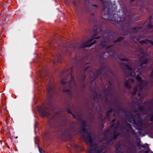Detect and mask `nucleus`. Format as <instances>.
I'll use <instances>...</instances> for the list:
<instances>
[{
  "instance_id": "412c9836",
  "label": "nucleus",
  "mask_w": 153,
  "mask_h": 153,
  "mask_svg": "<svg viewBox=\"0 0 153 153\" xmlns=\"http://www.w3.org/2000/svg\"><path fill=\"white\" fill-rule=\"evenodd\" d=\"M106 51H104L103 52H101L99 54V60H103L104 58V56L105 54L106 53Z\"/></svg>"
},
{
  "instance_id": "6e6552de",
  "label": "nucleus",
  "mask_w": 153,
  "mask_h": 153,
  "mask_svg": "<svg viewBox=\"0 0 153 153\" xmlns=\"http://www.w3.org/2000/svg\"><path fill=\"white\" fill-rule=\"evenodd\" d=\"M92 95L93 97V100L94 102L92 103L91 106L92 108H94V103L96 102L97 104L98 103L99 100L101 96V95L100 94H97L95 89L93 90Z\"/></svg>"
},
{
  "instance_id": "2f4dec72",
  "label": "nucleus",
  "mask_w": 153,
  "mask_h": 153,
  "mask_svg": "<svg viewBox=\"0 0 153 153\" xmlns=\"http://www.w3.org/2000/svg\"><path fill=\"white\" fill-rule=\"evenodd\" d=\"M103 91L104 92L106 93L105 96H106V97H107L109 93V91L108 90V89H107L106 88H105L103 90Z\"/></svg>"
},
{
  "instance_id": "9d476101",
  "label": "nucleus",
  "mask_w": 153,
  "mask_h": 153,
  "mask_svg": "<svg viewBox=\"0 0 153 153\" xmlns=\"http://www.w3.org/2000/svg\"><path fill=\"white\" fill-rule=\"evenodd\" d=\"M46 89L48 95L50 97H51L55 92L54 86L50 82L47 86Z\"/></svg>"
},
{
  "instance_id": "a878e982",
  "label": "nucleus",
  "mask_w": 153,
  "mask_h": 153,
  "mask_svg": "<svg viewBox=\"0 0 153 153\" xmlns=\"http://www.w3.org/2000/svg\"><path fill=\"white\" fill-rule=\"evenodd\" d=\"M148 60L147 58H146L144 60L141 61L140 62V66H142L143 65H146L147 64Z\"/></svg>"
},
{
  "instance_id": "603ef678",
  "label": "nucleus",
  "mask_w": 153,
  "mask_h": 153,
  "mask_svg": "<svg viewBox=\"0 0 153 153\" xmlns=\"http://www.w3.org/2000/svg\"><path fill=\"white\" fill-rule=\"evenodd\" d=\"M148 41L153 46V41H151L149 40H148Z\"/></svg>"
},
{
  "instance_id": "aec40b11",
  "label": "nucleus",
  "mask_w": 153,
  "mask_h": 153,
  "mask_svg": "<svg viewBox=\"0 0 153 153\" xmlns=\"http://www.w3.org/2000/svg\"><path fill=\"white\" fill-rule=\"evenodd\" d=\"M85 78H86V76L85 74L83 75L82 76V77L81 78L82 82L83 84L82 85V87L83 88H84L85 87Z\"/></svg>"
},
{
  "instance_id": "4be33fe9",
  "label": "nucleus",
  "mask_w": 153,
  "mask_h": 153,
  "mask_svg": "<svg viewBox=\"0 0 153 153\" xmlns=\"http://www.w3.org/2000/svg\"><path fill=\"white\" fill-rule=\"evenodd\" d=\"M124 85L126 88L128 89H129L131 88V87L130 85L129 82L128 80L126 81L125 82Z\"/></svg>"
},
{
  "instance_id": "dca6fc26",
  "label": "nucleus",
  "mask_w": 153,
  "mask_h": 153,
  "mask_svg": "<svg viewBox=\"0 0 153 153\" xmlns=\"http://www.w3.org/2000/svg\"><path fill=\"white\" fill-rule=\"evenodd\" d=\"M104 149V147L103 146L101 147H99L98 146L97 148L95 149H94V148H93V152L94 151H95L97 153H101L102 152Z\"/></svg>"
},
{
  "instance_id": "1a4fd4ad",
  "label": "nucleus",
  "mask_w": 153,
  "mask_h": 153,
  "mask_svg": "<svg viewBox=\"0 0 153 153\" xmlns=\"http://www.w3.org/2000/svg\"><path fill=\"white\" fill-rule=\"evenodd\" d=\"M109 106L108 108V111H106V116L105 117H104L103 118H102V116L101 114H100V117L101 119V121H104L106 118H108L109 119L110 118V114L112 113V112H114V111L113 110V108L112 107V105L111 103L109 104Z\"/></svg>"
},
{
  "instance_id": "58836bf2",
  "label": "nucleus",
  "mask_w": 153,
  "mask_h": 153,
  "mask_svg": "<svg viewBox=\"0 0 153 153\" xmlns=\"http://www.w3.org/2000/svg\"><path fill=\"white\" fill-rule=\"evenodd\" d=\"M73 117V118L77 120H79V119H80V118L79 116H77L76 117L72 113V114H71Z\"/></svg>"
},
{
  "instance_id": "7c9ffc66",
  "label": "nucleus",
  "mask_w": 153,
  "mask_h": 153,
  "mask_svg": "<svg viewBox=\"0 0 153 153\" xmlns=\"http://www.w3.org/2000/svg\"><path fill=\"white\" fill-rule=\"evenodd\" d=\"M144 104H152V106H153V99L149 101H144Z\"/></svg>"
},
{
  "instance_id": "de8ad7c7",
  "label": "nucleus",
  "mask_w": 153,
  "mask_h": 153,
  "mask_svg": "<svg viewBox=\"0 0 153 153\" xmlns=\"http://www.w3.org/2000/svg\"><path fill=\"white\" fill-rule=\"evenodd\" d=\"M147 109L148 111H152V108L151 107H149L147 108Z\"/></svg>"
},
{
  "instance_id": "0e129e2a",
  "label": "nucleus",
  "mask_w": 153,
  "mask_h": 153,
  "mask_svg": "<svg viewBox=\"0 0 153 153\" xmlns=\"http://www.w3.org/2000/svg\"><path fill=\"white\" fill-rule=\"evenodd\" d=\"M139 96H140V94H139Z\"/></svg>"
},
{
  "instance_id": "39448f33",
  "label": "nucleus",
  "mask_w": 153,
  "mask_h": 153,
  "mask_svg": "<svg viewBox=\"0 0 153 153\" xmlns=\"http://www.w3.org/2000/svg\"><path fill=\"white\" fill-rule=\"evenodd\" d=\"M126 116L128 117L129 122L132 123L133 121V123L136 126L137 130H140L142 128L143 123L141 118L139 117L135 118L131 113L129 114H126Z\"/></svg>"
},
{
  "instance_id": "4468645a",
  "label": "nucleus",
  "mask_w": 153,
  "mask_h": 153,
  "mask_svg": "<svg viewBox=\"0 0 153 153\" xmlns=\"http://www.w3.org/2000/svg\"><path fill=\"white\" fill-rule=\"evenodd\" d=\"M38 111L41 113L42 115L44 117L46 116L47 117H48V116L50 115V113L48 112H46L45 109L42 108L39 109Z\"/></svg>"
},
{
  "instance_id": "4d7b16f0",
  "label": "nucleus",
  "mask_w": 153,
  "mask_h": 153,
  "mask_svg": "<svg viewBox=\"0 0 153 153\" xmlns=\"http://www.w3.org/2000/svg\"><path fill=\"white\" fill-rule=\"evenodd\" d=\"M131 81L132 82H134V80L133 79H131Z\"/></svg>"
},
{
  "instance_id": "c9c22d12",
  "label": "nucleus",
  "mask_w": 153,
  "mask_h": 153,
  "mask_svg": "<svg viewBox=\"0 0 153 153\" xmlns=\"http://www.w3.org/2000/svg\"><path fill=\"white\" fill-rule=\"evenodd\" d=\"M151 20L149 21L147 24V27L149 28H152L153 26L151 25Z\"/></svg>"
},
{
  "instance_id": "b1692460",
  "label": "nucleus",
  "mask_w": 153,
  "mask_h": 153,
  "mask_svg": "<svg viewBox=\"0 0 153 153\" xmlns=\"http://www.w3.org/2000/svg\"><path fill=\"white\" fill-rule=\"evenodd\" d=\"M140 28L139 27H134L131 29V32H132L133 33L135 34L138 31V30L140 29Z\"/></svg>"
},
{
  "instance_id": "7ed1b4c3",
  "label": "nucleus",
  "mask_w": 153,
  "mask_h": 153,
  "mask_svg": "<svg viewBox=\"0 0 153 153\" xmlns=\"http://www.w3.org/2000/svg\"><path fill=\"white\" fill-rule=\"evenodd\" d=\"M73 72V69L71 68L70 69L63 70L60 75V76L62 78L60 82L62 85H65L63 91L70 95H72V93L69 88L76 86L74 78L72 75Z\"/></svg>"
},
{
  "instance_id": "5701e85b",
  "label": "nucleus",
  "mask_w": 153,
  "mask_h": 153,
  "mask_svg": "<svg viewBox=\"0 0 153 153\" xmlns=\"http://www.w3.org/2000/svg\"><path fill=\"white\" fill-rule=\"evenodd\" d=\"M56 57L58 62L61 63L62 62V55L60 54H59L58 55H56Z\"/></svg>"
},
{
  "instance_id": "cd10ccee",
  "label": "nucleus",
  "mask_w": 153,
  "mask_h": 153,
  "mask_svg": "<svg viewBox=\"0 0 153 153\" xmlns=\"http://www.w3.org/2000/svg\"><path fill=\"white\" fill-rule=\"evenodd\" d=\"M67 107L68 108L66 109V111L67 113H68L70 114H72V113L71 111V110H70V105L68 104H67Z\"/></svg>"
},
{
  "instance_id": "f257e3e1",
  "label": "nucleus",
  "mask_w": 153,
  "mask_h": 153,
  "mask_svg": "<svg viewBox=\"0 0 153 153\" xmlns=\"http://www.w3.org/2000/svg\"><path fill=\"white\" fill-rule=\"evenodd\" d=\"M91 22L94 24L95 23L92 30L93 35L91 39L82 44L80 46V48H84L90 47L97 43L96 41L94 40L89 43L92 40L94 39L101 38V42L100 45V47L101 49L104 48L106 50H108L107 51L108 53L115 59H119L123 61H128L129 59L126 58H120L116 53L112 52L113 50V47L114 45V44L108 46L106 44L108 41L112 40L115 38V33H114L110 32L108 29L105 27L106 26L105 24L102 20L97 21L96 19H94V20L91 21Z\"/></svg>"
},
{
  "instance_id": "4c0bfd02",
  "label": "nucleus",
  "mask_w": 153,
  "mask_h": 153,
  "mask_svg": "<svg viewBox=\"0 0 153 153\" xmlns=\"http://www.w3.org/2000/svg\"><path fill=\"white\" fill-rule=\"evenodd\" d=\"M108 89L109 91H111L113 90V86H108Z\"/></svg>"
},
{
  "instance_id": "ddd939ff",
  "label": "nucleus",
  "mask_w": 153,
  "mask_h": 153,
  "mask_svg": "<svg viewBox=\"0 0 153 153\" xmlns=\"http://www.w3.org/2000/svg\"><path fill=\"white\" fill-rule=\"evenodd\" d=\"M74 128L72 126H70L67 129H65V130L64 132L63 133V135H66L68 134L72 133L74 131Z\"/></svg>"
},
{
  "instance_id": "0eeeda50",
  "label": "nucleus",
  "mask_w": 153,
  "mask_h": 153,
  "mask_svg": "<svg viewBox=\"0 0 153 153\" xmlns=\"http://www.w3.org/2000/svg\"><path fill=\"white\" fill-rule=\"evenodd\" d=\"M116 125L117 126H119L121 128L126 130L128 132L130 131V130H131L133 133H135L134 131L133 130L131 125L129 123H126L125 124H120L119 121H118Z\"/></svg>"
},
{
  "instance_id": "393cba45",
  "label": "nucleus",
  "mask_w": 153,
  "mask_h": 153,
  "mask_svg": "<svg viewBox=\"0 0 153 153\" xmlns=\"http://www.w3.org/2000/svg\"><path fill=\"white\" fill-rule=\"evenodd\" d=\"M138 110L141 112L143 113L144 111V108L143 105H140L138 106Z\"/></svg>"
},
{
  "instance_id": "ea45409f",
  "label": "nucleus",
  "mask_w": 153,
  "mask_h": 153,
  "mask_svg": "<svg viewBox=\"0 0 153 153\" xmlns=\"http://www.w3.org/2000/svg\"><path fill=\"white\" fill-rule=\"evenodd\" d=\"M116 118H114L112 120L111 123H112L111 126V127H113L114 126L115 123H113L116 121Z\"/></svg>"
},
{
  "instance_id": "052dcab7",
  "label": "nucleus",
  "mask_w": 153,
  "mask_h": 153,
  "mask_svg": "<svg viewBox=\"0 0 153 153\" xmlns=\"http://www.w3.org/2000/svg\"><path fill=\"white\" fill-rule=\"evenodd\" d=\"M151 16H150V19H151Z\"/></svg>"
},
{
  "instance_id": "9b49d317",
  "label": "nucleus",
  "mask_w": 153,
  "mask_h": 153,
  "mask_svg": "<svg viewBox=\"0 0 153 153\" xmlns=\"http://www.w3.org/2000/svg\"><path fill=\"white\" fill-rule=\"evenodd\" d=\"M123 146V144H120V143H117L115 145V152L116 153H122L121 150Z\"/></svg>"
},
{
  "instance_id": "e433bc0d",
  "label": "nucleus",
  "mask_w": 153,
  "mask_h": 153,
  "mask_svg": "<svg viewBox=\"0 0 153 153\" xmlns=\"http://www.w3.org/2000/svg\"><path fill=\"white\" fill-rule=\"evenodd\" d=\"M82 127H86L85 123L84 120H82L81 124Z\"/></svg>"
},
{
  "instance_id": "8fccbe9b",
  "label": "nucleus",
  "mask_w": 153,
  "mask_h": 153,
  "mask_svg": "<svg viewBox=\"0 0 153 153\" xmlns=\"http://www.w3.org/2000/svg\"><path fill=\"white\" fill-rule=\"evenodd\" d=\"M149 81H146L145 82V85L146 86L148 85V84L149 83Z\"/></svg>"
},
{
  "instance_id": "3c124183",
  "label": "nucleus",
  "mask_w": 153,
  "mask_h": 153,
  "mask_svg": "<svg viewBox=\"0 0 153 153\" xmlns=\"http://www.w3.org/2000/svg\"><path fill=\"white\" fill-rule=\"evenodd\" d=\"M143 59V57L142 56L140 57L138 59V61H142Z\"/></svg>"
},
{
  "instance_id": "bb28decb",
  "label": "nucleus",
  "mask_w": 153,
  "mask_h": 153,
  "mask_svg": "<svg viewBox=\"0 0 153 153\" xmlns=\"http://www.w3.org/2000/svg\"><path fill=\"white\" fill-rule=\"evenodd\" d=\"M137 87H135L134 88L133 91L131 93V95L132 96H134L136 94L137 90Z\"/></svg>"
},
{
  "instance_id": "c85d7f7f",
  "label": "nucleus",
  "mask_w": 153,
  "mask_h": 153,
  "mask_svg": "<svg viewBox=\"0 0 153 153\" xmlns=\"http://www.w3.org/2000/svg\"><path fill=\"white\" fill-rule=\"evenodd\" d=\"M136 80L139 82H143V81L142 80L141 78L139 75H137L136 77Z\"/></svg>"
},
{
  "instance_id": "a211bd4d",
  "label": "nucleus",
  "mask_w": 153,
  "mask_h": 153,
  "mask_svg": "<svg viewBox=\"0 0 153 153\" xmlns=\"http://www.w3.org/2000/svg\"><path fill=\"white\" fill-rule=\"evenodd\" d=\"M142 147L145 148V149H147V150L145 151L144 152L145 153H149V151L148 149L149 148V145L148 144H145L144 145H143L140 146Z\"/></svg>"
},
{
  "instance_id": "6ab92c4d",
  "label": "nucleus",
  "mask_w": 153,
  "mask_h": 153,
  "mask_svg": "<svg viewBox=\"0 0 153 153\" xmlns=\"http://www.w3.org/2000/svg\"><path fill=\"white\" fill-rule=\"evenodd\" d=\"M123 39V36H120L117 38V39L114 41L113 42L114 44L116 43H120Z\"/></svg>"
},
{
  "instance_id": "79ce46f5",
  "label": "nucleus",
  "mask_w": 153,
  "mask_h": 153,
  "mask_svg": "<svg viewBox=\"0 0 153 153\" xmlns=\"http://www.w3.org/2000/svg\"><path fill=\"white\" fill-rule=\"evenodd\" d=\"M147 40L145 39L142 41H140V43L141 44H143L144 43H146V42Z\"/></svg>"
},
{
  "instance_id": "13d9d810",
  "label": "nucleus",
  "mask_w": 153,
  "mask_h": 153,
  "mask_svg": "<svg viewBox=\"0 0 153 153\" xmlns=\"http://www.w3.org/2000/svg\"><path fill=\"white\" fill-rule=\"evenodd\" d=\"M134 111L135 112H138V111L137 110H134Z\"/></svg>"
},
{
  "instance_id": "680f3d73",
  "label": "nucleus",
  "mask_w": 153,
  "mask_h": 153,
  "mask_svg": "<svg viewBox=\"0 0 153 153\" xmlns=\"http://www.w3.org/2000/svg\"><path fill=\"white\" fill-rule=\"evenodd\" d=\"M60 130H59L58 131V132H60Z\"/></svg>"
},
{
  "instance_id": "f03ea898",
  "label": "nucleus",
  "mask_w": 153,
  "mask_h": 153,
  "mask_svg": "<svg viewBox=\"0 0 153 153\" xmlns=\"http://www.w3.org/2000/svg\"><path fill=\"white\" fill-rule=\"evenodd\" d=\"M101 18L108 19L113 22V23L118 27L122 29L126 28V29L130 28V22L129 21L126 20L124 19H122L120 16L116 14L115 9L107 7V13L104 9L101 11Z\"/></svg>"
},
{
  "instance_id": "c756f323",
  "label": "nucleus",
  "mask_w": 153,
  "mask_h": 153,
  "mask_svg": "<svg viewBox=\"0 0 153 153\" xmlns=\"http://www.w3.org/2000/svg\"><path fill=\"white\" fill-rule=\"evenodd\" d=\"M86 127H82L81 131L84 133L83 134H85L89 132H88L87 129L86 128Z\"/></svg>"
},
{
  "instance_id": "49530a36",
  "label": "nucleus",
  "mask_w": 153,
  "mask_h": 153,
  "mask_svg": "<svg viewBox=\"0 0 153 153\" xmlns=\"http://www.w3.org/2000/svg\"><path fill=\"white\" fill-rule=\"evenodd\" d=\"M71 53V51L69 50H68L66 51V53L68 55H70Z\"/></svg>"
},
{
  "instance_id": "e2e57ef3",
  "label": "nucleus",
  "mask_w": 153,
  "mask_h": 153,
  "mask_svg": "<svg viewBox=\"0 0 153 153\" xmlns=\"http://www.w3.org/2000/svg\"><path fill=\"white\" fill-rule=\"evenodd\" d=\"M93 14H93V13H92V14H91V15H93Z\"/></svg>"
},
{
  "instance_id": "864d4df0",
  "label": "nucleus",
  "mask_w": 153,
  "mask_h": 153,
  "mask_svg": "<svg viewBox=\"0 0 153 153\" xmlns=\"http://www.w3.org/2000/svg\"><path fill=\"white\" fill-rule=\"evenodd\" d=\"M108 83L109 84V85L108 86H112V84L110 81H108Z\"/></svg>"
},
{
  "instance_id": "6e6d98bb",
  "label": "nucleus",
  "mask_w": 153,
  "mask_h": 153,
  "mask_svg": "<svg viewBox=\"0 0 153 153\" xmlns=\"http://www.w3.org/2000/svg\"><path fill=\"white\" fill-rule=\"evenodd\" d=\"M153 79L152 80H151L149 81V82H150L151 84H152V83H153V79Z\"/></svg>"
},
{
  "instance_id": "5fc2aeb1",
  "label": "nucleus",
  "mask_w": 153,
  "mask_h": 153,
  "mask_svg": "<svg viewBox=\"0 0 153 153\" xmlns=\"http://www.w3.org/2000/svg\"><path fill=\"white\" fill-rule=\"evenodd\" d=\"M14 150L16 152H18V150L16 148H15Z\"/></svg>"
},
{
  "instance_id": "a18cd8bd",
  "label": "nucleus",
  "mask_w": 153,
  "mask_h": 153,
  "mask_svg": "<svg viewBox=\"0 0 153 153\" xmlns=\"http://www.w3.org/2000/svg\"><path fill=\"white\" fill-rule=\"evenodd\" d=\"M149 120L150 121H153V114L150 116L149 117Z\"/></svg>"
},
{
  "instance_id": "bf43d9fd",
  "label": "nucleus",
  "mask_w": 153,
  "mask_h": 153,
  "mask_svg": "<svg viewBox=\"0 0 153 153\" xmlns=\"http://www.w3.org/2000/svg\"><path fill=\"white\" fill-rule=\"evenodd\" d=\"M18 138V137L17 136V137H15V138Z\"/></svg>"
},
{
  "instance_id": "20e7f679",
  "label": "nucleus",
  "mask_w": 153,
  "mask_h": 153,
  "mask_svg": "<svg viewBox=\"0 0 153 153\" xmlns=\"http://www.w3.org/2000/svg\"><path fill=\"white\" fill-rule=\"evenodd\" d=\"M88 63H87L86 65H88ZM104 71V74L106 75L107 73L105 71H107L106 70L105 68L104 63L103 62H101L100 64V69L97 70L95 72H92L91 68L89 65H87L86 67L84 70V72L87 71L90 75L91 77H93V80L94 81L97 77L100 75L102 74V71Z\"/></svg>"
},
{
  "instance_id": "423d86ee",
  "label": "nucleus",
  "mask_w": 153,
  "mask_h": 153,
  "mask_svg": "<svg viewBox=\"0 0 153 153\" xmlns=\"http://www.w3.org/2000/svg\"><path fill=\"white\" fill-rule=\"evenodd\" d=\"M83 135L84 140L91 146L90 149L88 152L89 153H92L93 152V148H94V149H96L97 148L98 145L96 144L93 143L91 137V134L90 132H88L85 134H83Z\"/></svg>"
},
{
  "instance_id": "72a5a7b5",
  "label": "nucleus",
  "mask_w": 153,
  "mask_h": 153,
  "mask_svg": "<svg viewBox=\"0 0 153 153\" xmlns=\"http://www.w3.org/2000/svg\"><path fill=\"white\" fill-rule=\"evenodd\" d=\"M123 63L124 64V65L126 68L129 71H131L132 70V68L128 64H124V63L123 62Z\"/></svg>"
},
{
  "instance_id": "f3484780",
  "label": "nucleus",
  "mask_w": 153,
  "mask_h": 153,
  "mask_svg": "<svg viewBox=\"0 0 153 153\" xmlns=\"http://www.w3.org/2000/svg\"><path fill=\"white\" fill-rule=\"evenodd\" d=\"M119 134L117 131L115 129L113 131V137H112V139H114V140H116Z\"/></svg>"
},
{
  "instance_id": "a19ab883",
  "label": "nucleus",
  "mask_w": 153,
  "mask_h": 153,
  "mask_svg": "<svg viewBox=\"0 0 153 153\" xmlns=\"http://www.w3.org/2000/svg\"><path fill=\"white\" fill-rule=\"evenodd\" d=\"M38 148L39 151L40 153H45L44 151L42 149L40 148L39 145H38Z\"/></svg>"
},
{
  "instance_id": "f704fd0d",
  "label": "nucleus",
  "mask_w": 153,
  "mask_h": 153,
  "mask_svg": "<svg viewBox=\"0 0 153 153\" xmlns=\"http://www.w3.org/2000/svg\"><path fill=\"white\" fill-rule=\"evenodd\" d=\"M89 5L91 6L93 8H94L96 9H97L98 8V7L96 5L93 4L91 3H89Z\"/></svg>"
},
{
  "instance_id": "c03bdc74",
  "label": "nucleus",
  "mask_w": 153,
  "mask_h": 153,
  "mask_svg": "<svg viewBox=\"0 0 153 153\" xmlns=\"http://www.w3.org/2000/svg\"><path fill=\"white\" fill-rule=\"evenodd\" d=\"M114 103V104L116 105V106H117L118 105H119V101L117 99H116L115 100Z\"/></svg>"
},
{
  "instance_id": "2eb2a0df",
  "label": "nucleus",
  "mask_w": 153,
  "mask_h": 153,
  "mask_svg": "<svg viewBox=\"0 0 153 153\" xmlns=\"http://www.w3.org/2000/svg\"><path fill=\"white\" fill-rule=\"evenodd\" d=\"M114 109L115 110H113L114 111L115 110H116L117 114H119L120 111L124 112L125 111V109L121 106H120L119 105H118L117 106H116ZM114 112L115 111L114 113Z\"/></svg>"
},
{
  "instance_id": "09e8293b",
  "label": "nucleus",
  "mask_w": 153,
  "mask_h": 153,
  "mask_svg": "<svg viewBox=\"0 0 153 153\" xmlns=\"http://www.w3.org/2000/svg\"><path fill=\"white\" fill-rule=\"evenodd\" d=\"M73 5L75 6L76 7L77 4L76 2V1L75 0L74 1H73Z\"/></svg>"
},
{
  "instance_id": "473e14b6",
  "label": "nucleus",
  "mask_w": 153,
  "mask_h": 153,
  "mask_svg": "<svg viewBox=\"0 0 153 153\" xmlns=\"http://www.w3.org/2000/svg\"><path fill=\"white\" fill-rule=\"evenodd\" d=\"M143 82H140L137 85L138 87L140 89V90H141L143 88L144 85L142 84Z\"/></svg>"
},
{
  "instance_id": "f8f14e48",
  "label": "nucleus",
  "mask_w": 153,
  "mask_h": 153,
  "mask_svg": "<svg viewBox=\"0 0 153 153\" xmlns=\"http://www.w3.org/2000/svg\"><path fill=\"white\" fill-rule=\"evenodd\" d=\"M103 136L105 137V140L107 144L110 145L113 144V140H114L112 138L110 139L108 137V132H105L103 134Z\"/></svg>"
},
{
  "instance_id": "37998d69",
  "label": "nucleus",
  "mask_w": 153,
  "mask_h": 153,
  "mask_svg": "<svg viewBox=\"0 0 153 153\" xmlns=\"http://www.w3.org/2000/svg\"><path fill=\"white\" fill-rule=\"evenodd\" d=\"M79 61L76 59V57L73 60V62L74 63H77L79 62Z\"/></svg>"
}]
</instances>
